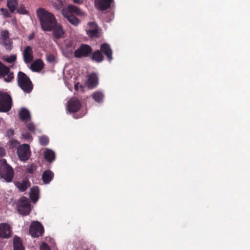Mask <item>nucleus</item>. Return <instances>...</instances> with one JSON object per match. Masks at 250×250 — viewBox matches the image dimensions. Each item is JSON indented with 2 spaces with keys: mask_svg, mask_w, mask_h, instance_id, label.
Masks as SVG:
<instances>
[{
  "mask_svg": "<svg viewBox=\"0 0 250 250\" xmlns=\"http://www.w3.org/2000/svg\"><path fill=\"white\" fill-rule=\"evenodd\" d=\"M47 61L49 62L53 63L55 62L56 58L54 55L50 54L46 55Z\"/></svg>",
  "mask_w": 250,
  "mask_h": 250,
  "instance_id": "nucleus-38",
  "label": "nucleus"
},
{
  "mask_svg": "<svg viewBox=\"0 0 250 250\" xmlns=\"http://www.w3.org/2000/svg\"><path fill=\"white\" fill-rule=\"evenodd\" d=\"M40 250H50L49 246L45 243H42L40 247Z\"/></svg>",
  "mask_w": 250,
  "mask_h": 250,
  "instance_id": "nucleus-39",
  "label": "nucleus"
},
{
  "mask_svg": "<svg viewBox=\"0 0 250 250\" xmlns=\"http://www.w3.org/2000/svg\"><path fill=\"white\" fill-rule=\"evenodd\" d=\"M85 250H88L87 247L86 248V249Z\"/></svg>",
  "mask_w": 250,
  "mask_h": 250,
  "instance_id": "nucleus-47",
  "label": "nucleus"
},
{
  "mask_svg": "<svg viewBox=\"0 0 250 250\" xmlns=\"http://www.w3.org/2000/svg\"><path fill=\"white\" fill-rule=\"evenodd\" d=\"M87 247L84 241H78L75 244V250H85Z\"/></svg>",
  "mask_w": 250,
  "mask_h": 250,
  "instance_id": "nucleus-32",
  "label": "nucleus"
},
{
  "mask_svg": "<svg viewBox=\"0 0 250 250\" xmlns=\"http://www.w3.org/2000/svg\"><path fill=\"white\" fill-rule=\"evenodd\" d=\"M4 60L5 62L8 63H12L14 62L16 60V55H12L9 56L4 58Z\"/></svg>",
  "mask_w": 250,
  "mask_h": 250,
  "instance_id": "nucleus-35",
  "label": "nucleus"
},
{
  "mask_svg": "<svg viewBox=\"0 0 250 250\" xmlns=\"http://www.w3.org/2000/svg\"><path fill=\"white\" fill-rule=\"evenodd\" d=\"M66 84L67 85V86L68 87V89H69L70 90H72V86L70 87L68 86V83H66Z\"/></svg>",
  "mask_w": 250,
  "mask_h": 250,
  "instance_id": "nucleus-46",
  "label": "nucleus"
},
{
  "mask_svg": "<svg viewBox=\"0 0 250 250\" xmlns=\"http://www.w3.org/2000/svg\"><path fill=\"white\" fill-rule=\"evenodd\" d=\"M12 106L11 96L6 92L0 91V112H7Z\"/></svg>",
  "mask_w": 250,
  "mask_h": 250,
  "instance_id": "nucleus-4",
  "label": "nucleus"
},
{
  "mask_svg": "<svg viewBox=\"0 0 250 250\" xmlns=\"http://www.w3.org/2000/svg\"><path fill=\"white\" fill-rule=\"evenodd\" d=\"M101 50L106 55L109 61L112 60V51L108 44H102L101 46Z\"/></svg>",
  "mask_w": 250,
  "mask_h": 250,
  "instance_id": "nucleus-21",
  "label": "nucleus"
},
{
  "mask_svg": "<svg viewBox=\"0 0 250 250\" xmlns=\"http://www.w3.org/2000/svg\"><path fill=\"white\" fill-rule=\"evenodd\" d=\"M87 28L86 29L87 35L91 38L98 37L100 35V28L94 22L87 23Z\"/></svg>",
  "mask_w": 250,
  "mask_h": 250,
  "instance_id": "nucleus-11",
  "label": "nucleus"
},
{
  "mask_svg": "<svg viewBox=\"0 0 250 250\" xmlns=\"http://www.w3.org/2000/svg\"><path fill=\"white\" fill-rule=\"evenodd\" d=\"M16 10L17 12L20 14L25 15L28 14V11L26 10L25 7L22 4L18 5Z\"/></svg>",
  "mask_w": 250,
  "mask_h": 250,
  "instance_id": "nucleus-33",
  "label": "nucleus"
},
{
  "mask_svg": "<svg viewBox=\"0 0 250 250\" xmlns=\"http://www.w3.org/2000/svg\"><path fill=\"white\" fill-rule=\"evenodd\" d=\"M36 170V167L34 164L28 165L26 167V170L29 173H33Z\"/></svg>",
  "mask_w": 250,
  "mask_h": 250,
  "instance_id": "nucleus-36",
  "label": "nucleus"
},
{
  "mask_svg": "<svg viewBox=\"0 0 250 250\" xmlns=\"http://www.w3.org/2000/svg\"><path fill=\"white\" fill-rule=\"evenodd\" d=\"M79 101L73 98L69 100L67 104V109L70 112H77L81 107Z\"/></svg>",
  "mask_w": 250,
  "mask_h": 250,
  "instance_id": "nucleus-13",
  "label": "nucleus"
},
{
  "mask_svg": "<svg viewBox=\"0 0 250 250\" xmlns=\"http://www.w3.org/2000/svg\"><path fill=\"white\" fill-rule=\"evenodd\" d=\"M22 54L24 62L26 63H29L33 60V52L31 46H26L24 49Z\"/></svg>",
  "mask_w": 250,
  "mask_h": 250,
  "instance_id": "nucleus-14",
  "label": "nucleus"
},
{
  "mask_svg": "<svg viewBox=\"0 0 250 250\" xmlns=\"http://www.w3.org/2000/svg\"><path fill=\"white\" fill-rule=\"evenodd\" d=\"M14 176L13 168L9 166L5 159L0 160V178L3 181L12 182Z\"/></svg>",
  "mask_w": 250,
  "mask_h": 250,
  "instance_id": "nucleus-2",
  "label": "nucleus"
},
{
  "mask_svg": "<svg viewBox=\"0 0 250 250\" xmlns=\"http://www.w3.org/2000/svg\"><path fill=\"white\" fill-rule=\"evenodd\" d=\"M27 129L31 132H34L35 129V125L32 123L28 124L26 125Z\"/></svg>",
  "mask_w": 250,
  "mask_h": 250,
  "instance_id": "nucleus-40",
  "label": "nucleus"
},
{
  "mask_svg": "<svg viewBox=\"0 0 250 250\" xmlns=\"http://www.w3.org/2000/svg\"><path fill=\"white\" fill-rule=\"evenodd\" d=\"M19 116L22 121L25 122L30 118L29 111L25 108H22L21 109L19 112Z\"/></svg>",
  "mask_w": 250,
  "mask_h": 250,
  "instance_id": "nucleus-28",
  "label": "nucleus"
},
{
  "mask_svg": "<svg viewBox=\"0 0 250 250\" xmlns=\"http://www.w3.org/2000/svg\"><path fill=\"white\" fill-rule=\"evenodd\" d=\"M73 1L75 3H81L82 2L81 0H73Z\"/></svg>",
  "mask_w": 250,
  "mask_h": 250,
  "instance_id": "nucleus-45",
  "label": "nucleus"
},
{
  "mask_svg": "<svg viewBox=\"0 0 250 250\" xmlns=\"http://www.w3.org/2000/svg\"><path fill=\"white\" fill-rule=\"evenodd\" d=\"M43 66L44 64L42 60L37 59L31 63L30 68L34 71L39 72L43 69Z\"/></svg>",
  "mask_w": 250,
  "mask_h": 250,
  "instance_id": "nucleus-22",
  "label": "nucleus"
},
{
  "mask_svg": "<svg viewBox=\"0 0 250 250\" xmlns=\"http://www.w3.org/2000/svg\"><path fill=\"white\" fill-rule=\"evenodd\" d=\"M30 210V204L28 199L25 197H21L19 200L18 206L19 212L22 215H27L29 213Z\"/></svg>",
  "mask_w": 250,
  "mask_h": 250,
  "instance_id": "nucleus-7",
  "label": "nucleus"
},
{
  "mask_svg": "<svg viewBox=\"0 0 250 250\" xmlns=\"http://www.w3.org/2000/svg\"><path fill=\"white\" fill-rule=\"evenodd\" d=\"M62 15L67 18L69 22L75 26H77L80 23V21L79 20L72 14L68 13L66 10H62Z\"/></svg>",
  "mask_w": 250,
  "mask_h": 250,
  "instance_id": "nucleus-20",
  "label": "nucleus"
},
{
  "mask_svg": "<svg viewBox=\"0 0 250 250\" xmlns=\"http://www.w3.org/2000/svg\"><path fill=\"white\" fill-rule=\"evenodd\" d=\"M14 250H24V248L22 245L21 238L16 236L13 241Z\"/></svg>",
  "mask_w": 250,
  "mask_h": 250,
  "instance_id": "nucleus-26",
  "label": "nucleus"
},
{
  "mask_svg": "<svg viewBox=\"0 0 250 250\" xmlns=\"http://www.w3.org/2000/svg\"><path fill=\"white\" fill-rule=\"evenodd\" d=\"M0 11L1 12V14L5 18H9L11 17V12H9L8 10L4 8H1L0 9Z\"/></svg>",
  "mask_w": 250,
  "mask_h": 250,
  "instance_id": "nucleus-37",
  "label": "nucleus"
},
{
  "mask_svg": "<svg viewBox=\"0 0 250 250\" xmlns=\"http://www.w3.org/2000/svg\"><path fill=\"white\" fill-rule=\"evenodd\" d=\"M11 228L6 223L0 224V237L2 238H8L11 235Z\"/></svg>",
  "mask_w": 250,
  "mask_h": 250,
  "instance_id": "nucleus-12",
  "label": "nucleus"
},
{
  "mask_svg": "<svg viewBox=\"0 0 250 250\" xmlns=\"http://www.w3.org/2000/svg\"><path fill=\"white\" fill-rule=\"evenodd\" d=\"M14 185L20 191L24 192L30 186V182L28 179H23L15 182Z\"/></svg>",
  "mask_w": 250,
  "mask_h": 250,
  "instance_id": "nucleus-15",
  "label": "nucleus"
},
{
  "mask_svg": "<svg viewBox=\"0 0 250 250\" xmlns=\"http://www.w3.org/2000/svg\"><path fill=\"white\" fill-rule=\"evenodd\" d=\"M51 31H53V35L56 39L61 38L64 33L62 26L57 22L55 25L52 26Z\"/></svg>",
  "mask_w": 250,
  "mask_h": 250,
  "instance_id": "nucleus-16",
  "label": "nucleus"
},
{
  "mask_svg": "<svg viewBox=\"0 0 250 250\" xmlns=\"http://www.w3.org/2000/svg\"><path fill=\"white\" fill-rule=\"evenodd\" d=\"M18 5V0H7V6L11 13H14L17 9Z\"/></svg>",
  "mask_w": 250,
  "mask_h": 250,
  "instance_id": "nucleus-27",
  "label": "nucleus"
},
{
  "mask_svg": "<svg viewBox=\"0 0 250 250\" xmlns=\"http://www.w3.org/2000/svg\"><path fill=\"white\" fill-rule=\"evenodd\" d=\"M75 41L72 40H68L65 42V49L66 51L71 53L75 49Z\"/></svg>",
  "mask_w": 250,
  "mask_h": 250,
  "instance_id": "nucleus-29",
  "label": "nucleus"
},
{
  "mask_svg": "<svg viewBox=\"0 0 250 250\" xmlns=\"http://www.w3.org/2000/svg\"><path fill=\"white\" fill-rule=\"evenodd\" d=\"M98 83V76L95 73L91 74L88 78L86 85L89 88L95 87Z\"/></svg>",
  "mask_w": 250,
  "mask_h": 250,
  "instance_id": "nucleus-18",
  "label": "nucleus"
},
{
  "mask_svg": "<svg viewBox=\"0 0 250 250\" xmlns=\"http://www.w3.org/2000/svg\"><path fill=\"white\" fill-rule=\"evenodd\" d=\"M18 83L21 88L26 93H30L32 89V82L29 77L23 72L20 71L18 74Z\"/></svg>",
  "mask_w": 250,
  "mask_h": 250,
  "instance_id": "nucleus-3",
  "label": "nucleus"
},
{
  "mask_svg": "<svg viewBox=\"0 0 250 250\" xmlns=\"http://www.w3.org/2000/svg\"><path fill=\"white\" fill-rule=\"evenodd\" d=\"M5 150L3 147H0V157H2L5 155Z\"/></svg>",
  "mask_w": 250,
  "mask_h": 250,
  "instance_id": "nucleus-44",
  "label": "nucleus"
},
{
  "mask_svg": "<svg viewBox=\"0 0 250 250\" xmlns=\"http://www.w3.org/2000/svg\"><path fill=\"white\" fill-rule=\"evenodd\" d=\"M113 0H96L95 4L96 7L100 10H106L110 6Z\"/></svg>",
  "mask_w": 250,
  "mask_h": 250,
  "instance_id": "nucleus-17",
  "label": "nucleus"
},
{
  "mask_svg": "<svg viewBox=\"0 0 250 250\" xmlns=\"http://www.w3.org/2000/svg\"><path fill=\"white\" fill-rule=\"evenodd\" d=\"M82 85L80 84L79 83H76L75 84V85H74V88H75V89L76 90V91H78L79 90V89L80 88H81L82 89Z\"/></svg>",
  "mask_w": 250,
  "mask_h": 250,
  "instance_id": "nucleus-43",
  "label": "nucleus"
},
{
  "mask_svg": "<svg viewBox=\"0 0 250 250\" xmlns=\"http://www.w3.org/2000/svg\"><path fill=\"white\" fill-rule=\"evenodd\" d=\"M1 78L6 82H10L14 79V74L10 72L9 67L0 62V78Z\"/></svg>",
  "mask_w": 250,
  "mask_h": 250,
  "instance_id": "nucleus-9",
  "label": "nucleus"
},
{
  "mask_svg": "<svg viewBox=\"0 0 250 250\" xmlns=\"http://www.w3.org/2000/svg\"><path fill=\"white\" fill-rule=\"evenodd\" d=\"M29 146L27 144L21 145L17 149V154L22 161H27L30 156Z\"/></svg>",
  "mask_w": 250,
  "mask_h": 250,
  "instance_id": "nucleus-8",
  "label": "nucleus"
},
{
  "mask_svg": "<svg viewBox=\"0 0 250 250\" xmlns=\"http://www.w3.org/2000/svg\"><path fill=\"white\" fill-rule=\"evenodd\" d=\"M22 137L26 140H29L31 138V135L29 133H25L22 134Z\"/></svg>",
  "mask_w": 250,
  "mask_h": 250,
  "instance_id": "nucleus-42",
  "label": "nucleus"
},
{
  "mask_svg": "<svg viewBox=\"0 0 250 250\" xmlns=\"http://www.w3.org/2000/svg\"><path fill=\"white\" fill-rule=\"evenodd\" d=\"M92 59L97 62H101L104 59V56L99 50L94 52L92 56Z\"/></svg>",
  "mask_w": 250,
  "mask_h": 250,
  "instance_id": "nucleus-31",
  "label": "nucleus"
},
{
  "mask_svg": "<svg viewBox=\"0 0 250 250\" xmlns=\"http://www.w3.org/2000/svg\"><path fill=\"white\" fill-rule=\"evenodd\" d=\"M0 43L7 50H11L13 42L10 38V33L7 30L0 31Z\"/></svg>",
  "mask_w": 250,
  "mask_h": 250,
  "instance_id": "nucleus-5",
  "label": "nucleus"
},
{
  "mask_svg": "<svg viewBox=\"0 0 250 250\" xmlns=\"http://www.w3.org/2000/svg\"><path fill=\"white\" fill-rule=\"evenodd\" d=\"M39 188L38 187L35 186L32 188L30 191V198L31 201L36 203L39 198Z\"/></svg>",
  "mask_w": 250,
  "mask_h": 250,
  "instance_id": "nucleus-23",
  "label": "nucleus"
},
{
  "mask_svg": "<svg viewBox=\"0 0 250 250\" xmlns=\"http://www.w3.org/2000/svg\"><path fill=\"white\" fill-rule=\"evenodd\" d=\"M62 10H66L68 13L70 14L74 13L80 16H84L85 14L81 9L72 4H69L66 8L63 9Z\"/></svg>",
  "mask_w": 250,
  "mask_h": 250,
  "instance_id": "nucleus-19",
  "label": "nucleus"
},
{
  "mask_svg": "<svg viewBox=\"0 0 250 250\" xmlns=\"http://www.w3.org/2000/svg\"><path fill=\"white\" fill-rule=\"evenodd\" d=\"M92 98L97 103H102L104 98V94L100 91H96L92 95Z\"/></svg>",
  "mask_w": 250,
  "mask_h": 250,
  "instance_id": "nucleus-30",
  "label": "nucleus"
},
{
  "mask_svg": "<svg viewBox=\"0 0 250 250\" xmlns=\"http://www.w3.org/2000/svg\"><path fill=\"white\" fill-rule=\"evenodd\" d=\"M44 232V228L38 221L33 222L30 226L29 233L33 237H38Z\"/></svg>",
  "mask_w": 250,
  "mask_h": 250,
  "instance_id": "nucleus-6",
  "label": "nucleus"
},
{
  "mask_svg": "<svg viewBox=\"0 0 250 250\" xmlns=\"http://www.w3.org/2000/svg\"><path fill=\"white\" fill-rule=\"evenodd\" d=\"M54 173L50 170H47L43 172L42 175V179L44 184H49L53 179Z\"/></svg>",
  "mask_w": 250,
  "mask_h": 250,
  "instance_id": "nucleus-25",
  "label": "nucleus"
},
{
  "mask_svg": "<svg viewBox=\"0 0 250 250\" xmlns=\"http://www.w3.org/2000/svg\"><path fill=\"white\" fill-rule=\"evenodd\" d=\"M14 134V131L12 129H9L7 132V136L8 137H11Z\"/></svg>",
  "mask_w": 250,
  "mask_h": 250,
  "instance_id": "nucleus-41",
  "label": "nucleus"
},
{
  "mask_svg": "<svg viewBox=\"0 0 250 250\" xmlns=\"http://www.w3.org/2000/svg\"><path fill=\"white\" fill-rule=\"evenodd\" d=\"M39 142L42 146H44L48 144L49 139L45 135L42 136L39 138Z\"/></svg>",
  "mask_w": 250,
  "mask_h": 250,
  "instance_id": "nucleus-34",
  "label": "nucleus"
},
{
  "mask_svg": "<svg viewBox=\"0 0 250 250\" xmlns=\"http://www.w3.org/2000/svg\"><path fill=\"white\" fill-rule=\"evenodd\" d=\"M92 51L90 46L83 44L74 52L75 57L76 58H82L87 57Z\"/></svg>",
  "mask_w": 250,
  "mask_h": 250,
  "instance_id": "nucleus-10",
  "label": "nucleus"
},
{
  "mask_svg": "<svg viewBox=\"0 0 250 250\" xmlns=\"http://www.w3.org/2000/svg\"><path fill=\"white\" fill-rule=\"evenodd\" d=\"M37 15L42 30L45 31H51L52 26L55 25L57 21L54 15L44 8H39L37 10Z\"/></svg>",
  "mask_w": 250,
  "mask_h": 250,
  "instance_id": "nucleus-1",
  "label": "nucleus"
},
{
  "mask_svg": "<svg viewBox=\"0 0 250 250\" xmlns=\"http://www.w3.org/2000/svg\"><path fill=\"white\" fill-rule=\"evenodd\" d=\"M44 159L49 163H51L55 159V153L51 149L45 148L44 152Z\"/></svg>",
  "mask_w": 250,
  "mask_h": 250,
  "instance_id": "nucleus-24",
  "label": "nucleus"
}]
</instances>
